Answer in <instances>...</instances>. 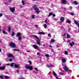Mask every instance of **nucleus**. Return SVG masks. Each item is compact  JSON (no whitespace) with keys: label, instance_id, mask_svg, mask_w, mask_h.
<instances>
[{"label":"nucleus","instance_id":"obj_1","mask_svg":"<svg viewBox=\"0 0 79 79\" xmlns=\"http://www.w3.org/2000/svg\"><path fill=\"white\" fill-rule=\"evenodd\" d=\"M10 46L14 48L16 47V44L14 43L11 42L10 43Z\"/></svg>","mask_w":79,"mask_h":79},{"label":"nucleus","instance_id":"obj_2","mask_svg":"<svg viewBox=\"0 0 79 79\" xmlns=\"http://www.w3.org/2000/svg\"><path fill=\"white\" fill-rule=\"evenodd\" d=\"M10 11H11V12H12V13H14V12L15 11V7H13L12 8H10Z\"/></svg>","mask_w":79,"mask_h":79},{"label":"nucleus","instance_id":"obj_3","mask_svg":"<svg viewBox=\"0 0 79 79\" xmlns=\"http://www.w3.org/2000/svg\"><path fill=\"white\" fill-rule=\"evenodd\" d=\"M26 68H27V69H29L30 71H31L32 70V67L29 66H26L25 67Z\"/></svg>","mask_w":79,"mask_h":79},{"label":"nucleus","instance_id":"obj_4","mask_svg":"<svg viewBox=\"0 0 79 79\" xmlns=\"http://www.w3.org/2000/svg\"><path fill=\"white\" fill-rule=\"evenodd\" d=\"M52 73H53V75L54 76H55V77H56V78L57 79H58V77H57V74H56V73H55V72H54V71H53Z\"/></svg>","mask_w":79,"mask_h":79},{"label":"nucleus","instance_id":"obj_5","mask_svg":"<svg viewBox=\"0 0 79 79\" xmlns=\"http://www.w3.org/2000/svg\"><path fill=\"white\" fill-rule=\"evenodd\" d=\"M64 70L65 71H66L67 72H68V71H69V69L66 65H65L64 66Z\"/></svg>","mask_w":79,"mask_h":79},{"label":"nucleus","instance_id":"obj_6","mask_svg":"<svg viewBox=\"0 0 79 79\" xmlns=\"http://www.w3.org/2000/svg\"><path fill=\"white\" fill-rule=\"evenodd\" d=\"M14 67H15V68H18L19 67V65H18L16 64H14Z\"/></svg>","mask_w":79,"mask_h":79},{"label":"nucleus","instance_id":"obj_7","mask_svg":"<svg viewBox=\"0 0 79 79\" xmlns=\"http://www.w3.org/2000/svg\"><path fill=\"white\" fill-rule=\"evenodd\" d=\"M5 67H6L5 66H4L3 67H0V69L1 70H4L5 69Z\"/></svg>","mask_w":79,"mask_h":79},{"label":"nucleus","instance_id":"obj_8","mask_svg":"<svg viewBox=\"0 0 79 79\" xmlns=\"http://www.w3.org/2000/svg\"><path fill=\"white\" fill-rule=\"evenodd\" d=\"M75 44V43H74V42H72V43L70 44V45L71 47H73L74 45Z\"/></svg>","mask_w":79,"mask_h":79},{"label":"nucleus","instance_id":"obj_9","mask_svg":"<svg viewBox=\"0 0 79 79\" xmlns=\"http://www.w3.org/2000/svg\"><path fill=\"white\" fill-rule=\"evenodd\" d=\"M36 42L37 43V44H38V45H40V40H39V39H38L37 41H36Z\"/></svg>","mask_w":79,"mask_h":79},{"label":"nucleus","instance_id":"obj_10","mask_svg":"<svg viewBox=\"0 0 79 79\" xmlns=\"http://www.w3.org/2000/svg\"><path fill=\"white\" fill-rule=\"evenodd\" d=\"M60 21L61 22H63L64 20V18L63 17H62L60 18Z\"/></svg>","mask_w":79,"mask_h":79},{"label":"nucleus","instance_id":"obj_11","mask_svg":"<svg viewBox=\"0 0 79 79\" xmlns=\"http://www.w3.org/2000/svg\"><path fill=\"white\" fill-rule=\"evenodd\" d=\"M8 57H12V58H13V56L12 55V54H9L8 56Z\"/></svg>","mask_w":79,"mask_h":79},{"label":"nucleus","instance_id":"obj_12","mask_svg":"<svg viewBox=\"0 0 79 79\" xmlns=\"http://www.w3.org/2000/svg\"><path fill=\"white\" fill-rule=\"evenodd\" d=\"M33 8H34L35 10H38V8L36 7V5L34 6H33Z\"/></svg>","mask_w":79,"mask_h":79},{"label":"nucleus","instance_id":"obj_13","mask_svg":"<svg viewBox=\"0 0 79 79\" xmlns=\"http://www.w3.org/2000/svg\"><path fill=\"white\" fill-rule=\"evenodd\" d=\"M34 48H35V49H38V47L35 45H33Z\"/></svg>","mask_w":79,"mask_h":79},{"label":"nucleus","instance_id":"obj_14","mask_svg":"<svg viewBox=\"0 0 79 79\" xmlns=\"http://www.w3.org/2000/svg\"><path fill=\"white\" fill-rule=\"evenodd\" d=\"M51 42H50V44H52V43H54L55 42V40L54 39H52L51 40Z\"/></svg>","mask_w":79,"mask_h":79},{"label":"nucleus","instance_id":"obj_15","mask_svg":"<svg viewBox=\"0 0 79 79\" xmlns=\"http://www.w3.org/2000/svg\"><path fill=\"white\" fill-rule=\"evenodd\" d=\"M35 10L36 11V13H37V14H39V13H40V11L39 9H38V10Z\"/></svg>","mask_w":79,"mask_h":79},{"label":"nucleus","instance_id":"obj_16","mask_svg":"<svg viewBox=\"0 0 79 79\" xmlns=\"http://www.w3.org/2000/svg\"><path fill=\"white\" fill-rule=\"evenodd\" d=\"M74 22L76 24H77V26H78V25H79V23H78L77 21H76V20H74Z\"/></svg>","mask_w":79,"mask_h":79},{"label":"nucleus","instance_id":"obj_17","mask_svg":"<svg viewBox=\"0 0 79 79\" xmlns=\"http://www.w3.org/2000/svg\"><path fill=\"white\" fill-rule=\"evenodd\" d=\"M53 66L52 65H47V68H52V67Z\"/></svg>","mask_w":79,"mask_h":79},{"label":"nucleus","instance_id":"obj_18","mask_svg":"<svg viewBox=\"0 0 79 79\" xmlns=\"http://www.w3.org/2000/svg\"><path fill=\"white\" fill-rule=\"evenodd\" d=\"M39 34H43V35H45V33L44 32H40L38 33Z\"/></svg>","mask_w":79,"mask_h":79},{"label":"nucleus","instance_id":"obj_19","mask_svg":"<svg viewBox=\"0 0 79 79\" xmlns=\"http://www.w3.org/2000/svg\"><path fill=\"white\" fill-rule=\"evenodd\" d=\"M25 1H24V0H22V3L23 4V5H25Z\"/></svg>","mask_w":79,"mask_h":79},{"label":"nucleus","instance_id":"obj_20","mask_svg":"<svg viewBox=\"0 0 79 79\" xmlns=\"http://www.w3.org/2000/svg\"><path fill=\"white\" fill-rule=\"evenodd\" d=\"M33 37H35V38H36V39H39V38L37 36L35 35H33Z\"/></svg>","mask_w":79,"mask_h":79},{"label":"nucleus","instance_id":"obj_21","mask_svg":"<svg viewBox=\"0 0 79 79\" xmlns=\"http://www.w3.org/2000/svg\"><path fill=\"white\" fill-rule=\"evenodd\" d=\"M17 36L19 37L21 35V33L19 32H18L17 34Z\"/></svg>","mask_w":79,"mask_h":79},{"label":"nucleus","instance_id":"obj_22","mask_svg":"<svg viewBox=\"0 0 79 79\" xmlns=\"http://www.w3.org/2000/svg\"><path fill=\"white\" fill-rule=\"evenodd\" d=\"M66 1V0H62V4H65Z\"/></svg>","mask_w":79,"mask_h":79},{"label":"nucleus","instance_id":"obj_23","mask_svg":"<svg viewBox=\"0 0 79 79\" xmlns=\"http://www.w3.org/2000/svg\"><path fill=\"white\" fill-rule=\"evenodd\" d=\"M62 61L63 63H65V62H66V60H65V59L64 58L63 59Z\"/></svg>","mask_w":79,"mask_h":79},{"label":"nucleus","instance_id":"obj_24","mask_svg":"<svg viewBox=\"0 0 79 79\" xmlns=\"http://www.w3.org/2000/svg\"><path fill=\"white\" fill-rule=\"evenodd\" d=\"M8 32H10L11 31V27L10 26H9L8 27Z\"/></svg>","mask_w":79,"mask_h":79},{"label":"nucleus","instance_id":"obj_25","mask_svg":"<svg viewBox=\"0 0 79 79\" xmlns=\"http://www.w3.org/2000/svg\"><path fill=\"white\" fill-rule=\"evenodd\" d=\"M15 63H11L10 64L11 67H13V66H14L15 65Z\"/></svg>","mask_w":79,"mask_h":79},{"label":"nucleus","instance_id":"obj_26","mask_svg":"<svg viewBox=\"0 0 79 79\" xmlns=\"http://www.w3.org/2000/svg\"><path fill=\"white\" fill-rule=\"evenodd\" d=\"M74 3L75 5H77L78 4V2L76 1H75L74 2Z\"/></svg>","mask_w":79,"mask_h":79},{"label":"nucleus","instance_id":"obj_27","mask_svg":"<svg viewBox=\"0 0 79 79\" xmlns=\"http://www.w3.org/2000/svg\"><path fill=\"white\" fill-rule=\"evenodd\" d=\"M52 15H53V13H49L48 16L49 17H50V16H52Z\"/></svg>","mask_w":79,"mask_h":79},{"label":"nucleus","instance_id":"obj_28","mask_svg":"<svg viewBox=\"0 0 79 79\" xmlns=\"http://www.w3.org/2000/svg\"><path fill=\"white\" fill-rule=\"evenodd\" d=\"M66 23H69V24H70L71 23V21L69 20H68L66 21Z\"/></svg>","mask_w":79,"mask_h":79},{"label":"nucleus","instance_id":"obj_29","mask_svg":"<svg viewBox=\"0 0 79 79\" xmlns=\"http://www.w3.org/2000/svg\"><path fill=\"white\" fill-rule=\"evenodd\" d=\"M67 37L68 38V39H69V38L70 37V35H69V34H67Z\"/></svg>","mask_w":79,"mask_h":79},{"label":"nucleus","instance_id":"obj_30","mask_svg":"<svg viewBox=\"0 0 79 79\" xmlns=\"http://www.w3.org/2000/svg\"><path fill=\"white\" fill-rule=\"evenodd\" d=\"M5 77L6 79H10V77L7 76H5Z\"/></svg>","mask_w":79,"mask_h":79},{"label":"nucleus","instance_id":"obj_31","mask_svg":"<svg viewBox=\"0 0 79 79\" xmlns=\"http://www.w3.org/2000/svg\"><path fill=\"white\" fill-rule=\"evenodd\" d=\"M9 61H10V62H11V61H13V59H12V58L9 59Z\"/></svg>","mask_w":79,"mask_h":79},{"label":"nucleus","instance_id":"obj_32","mask_svg":"<svg viewBox=\"0 0 79 79\" xmlns=\"http://www.w3.org/2000/svg\"><path fill=\"white\" fill-rule=\"evenodd\" d=\"M47 27V25L46 24H44V27L45 28V29H46V28Z\"/></svg>","mask_w":79,"mask_h":79},{"label":"nucleus","instance_id":"obj_33","mask_svg":"<svg viewBox=\"0 0 79 79\" xmlns=\"http://www.w3.org/2000/svg\"><path fill=\"white\" fill-rule=\"evenodd\" d=\"M19 40H21V36H19Z\"/></svg>","mask_w":79,"mask_h":79},{"label":"nucleus","instance_id":"obj_34","mask_svg":"<svg viewBox=\"0 0 79 79\" xmlns=\"http://www.w3.org/2000/svg\"><path fill=\"white\" fill-rule=\"evenodd\" d=\"M3 34H7V32H6L5 31H3Z\"/></svg>","mask_w":79,"mask_h":79},{"label":"nucleus","instance_id":"obj_35","mask_svg":"<svg viewBox=\"0 0 79 79\" xmlns=\"http://www.w3.org/2000/svg\"><path fill=\"white\" fill-rule=\"evenodd\" d=\"M70 15H71L72 16H74V15H75L74 14V13H70Z\"/></svg>","mask_w":79,"mask_h":79},{"label":"nucleus","instance_id":"obj_36","mask_svg":"<svg viewBox=\"0 0 79 79\" xmlns=\"http://www.w3.org/2000/svg\"><path fill=\"white\" fill-rule=\"evenodd\" d=\"M64 53L66 55H68V52H67V51H65L64 52Z\"/></svg>","mask_w":79,"mask_h":79},{"label":"nucleus","instance_id":"obj_37","mask_svg":"<svg viewBox=\"0 0 79 79\" xmlns=\"http://www.w3.org/2000/svg\"><path fill=\"white\" fill-rule=\"evenodd\" d=\"M45 56H46V57H49V55L48 54H45Z\"/></svg>","mask_w":79,"mask_h":79},{"label":"nucleus","instance_id":"obj_38","mask_svg":"<svg viewBox=\"0 0 79 79\" xmlns=\"http://www.w3.org/2000/svg\"><path fill=\"white\" fill-rule=\"evenodd\" d=\"M13 50H14L15 51H19V50H18V49H13Z\"/></svg>","mask_w":79,"mask_h":79},{"label":"nucleus","instance_id":"obj_39","mask_svg":"<svg viewBox=\"0 0 79 79\" xmlns=\"http://www.w3.org/2000/svg\"><path fill=\"white\" fill-rule=\"evenodd\" d=\"M60 74V75H61V74H64V73H61V72H60L59 73Z\"/></svg>","mask_w":79,"mask_h":79},{"label":"nucleus","instance_id":"obj_40","mask_svg":"<svg viewBox=\"0 0 79 79\" xmlns=\"http://www.w3.org/2000/svg\"><path fill=\"white\" fill-rule=\"evenodd\" d=\"M48 36H49V37H52V36H51V35H50V34H48Z\"/></svg>","mask_w":79,"mask_h":79},{"label":"nucleus","instance_id":"obj_41","mask_svg":"<svg viewBox=\"0 0 79 79\" xmlns=\"http://www.w3.org/2000/svg\"><path fill=\"white\" fill-rule=\"evenodd\" d=\"M12 35L13 36H14V35H15V33H14V32H13L12 33Z\"/></svg>","mask_w":79,"mask_h":79},{"label":"nucleus","instance_id":"obj_42","mask_svg":"<svg viewBox=\"0 0 79 79\" xmlns=\"http://www.w3.org/2000/svg\"><path fill=\"white\" fill-rule=\"evenodd\" d=\"M0 77L1 79H3V77H2V76H0Z\"/></svg>","mask_w":79,"mask_h":79},{"label":"nucleus","instance_id":"obj_43","mask_svg":"<svg viewBox=\"0 0 79 79\" xmlns=\"http://www.w3.org/2000/svg\"><path fill=\"white\" fill-rule=\"evenodd\" d=\"M28 62L30 64H31L32 62L31 61H29Z\"/></svg>","mask_w":79,"mask_h":79},{"label":"nucleus","instance_id":"obj_44","mask_svg":"<svg viewBox=\"0 0 79 79\" xmlns=\"http://www.w3.org/2000/svg\"><path fill=\"white\" fill-rule=\"evenodd\" d=\"M37 55H40V53L39 52H38L37 53Z\"/></svg>","mask_w":79,"mask_h":79},{"label":"nucleus","instance_id":"obj_45","mask_svg":"<svg viewBox=\"0 0 79 79\" xmlns=\"http://www.w3.org/2000/svg\"><path fill=\"white\" fill-rule=\"evenodd\" d=\"M35 70H36V71H38V70L37 69V68H35Z\"/></svg>","mask_w":79,"mask_h":79},{"label":"nucleus","instance_id":"obj_46","mask_svg":"<svg viewBox=\"0 0 79 79\" xmlns=\"http://www.w3.org/2000/svg\"><path fill=\"white\" fill-rule=\"evenodd\" d=\"M31 16L32 18H34V15H32Z\"/></svg>","mask_w":79,"mask_h":79},{"label":"nucleus","instance_id":"obj_47","mask_svg":"<svg viewBox=\"0 0 79 79\" xmlns=\"http://www.w3.org/2000/svg\"><path fill=\"white\" fill-rule=\"evenodd\" d=\"M71 42V41L69 40H68V42Z\"/></svg>","mask_w":79,"mask_h":79},{"label":"nucleus","instance_id":"obj_48","mask_svg":"<svg viewBox=\"0 0 79 79\" xmlns=\"http://www.w3.org/2000/svg\"><path fill=\"white\" fill-rule=\"evenodd\" d=\"M53 16H54V17H55V14H53Z\"/></svg>","mask_w":79,"mask_h":79},{"label":"nucleus","instance_id":"obj_49","mask_svg":"<svg viewBox=\"0 0 79 79\" xmlns=\"http://www.w3.org/2000/svg\"><path fill=\"white\" fill-rule=\"evenodd\" d=\"M47 20H45V23H47Z\"/></svg>","mask_w":79,"mask_h":79},{"label":"nucleus","instance_id":"obj_50","mask_svg":"<svg viewBox=\"0 0 79 79\" xmlns=\"http://www.w3.org/2000/svg\"><path fill=\"white\" fill-rule=\"evenodd\" d=\"M2 16V14H0V17Z\"/></svg>","mask_w":79,"mask_h":79},{"label":"nucleus","instance_id":"obj_51","mask_svg":"<svg viewBox=\"0 0 79 79\" xmlns=\"http://www.w3.org/2000/svg\"><path fill=\"white\" fill-rule=\"evenodd\" d=\"M6 65H8L9 66H10V64H6Z\"/></svg>","mask_w":79,"mask_h":79},{"label":"nucleus","instance_id":"obj_52","mask_svg":"<svg viewBox=\"0 0 79 79\" xmlns=\"http://www.w3.org/2000/svg\"><path fill=\"white\" fill-rule=\"evenodd\" d=\"M17 73H18L19 72V70H17Z\"/></svg>","mask_w":79,"mask_h":79},{"label":"nucleus","instance_id":"obj_53","mask_svg":"<svg viewBox=\"0 0 79 79\" xmlns=\"http://www.w3.org/2000/svg\"><path fill=\"white\" fill-rule=\"evenodd\" d=\"M35 27H38V25H36L35 26Z\"/></svg>","mask_w":79,"mask_h":79},{"label":"nucleus","instance_id":"obj_54","mask_svg":"<svg viewBox=\"0 0 79 79\" xmlns=\"http://www.w3.org/2000/svg\"><path fill=\"white\" fill-rule=\"evenodd\" d=\"M66 35V34H64V36H65V35Z\"/></svg>","mask_w":79,"mask_h":79},{"label":"nucleus","instance_id":"obj_55","mask_svg":"<svg viewBox=\"0 0 79 79\" xmlns=\"http://www.w3.org/2000/svg\"><path fill=\"white\" fill-rule=\"evenodd\" d=\"M27 52H30V51H27Z\"/></svg>","mask_w":79,"mask_h":79},{"label":"nucleus","instance_id":"obj_56","mask_svg":"<svg viewBox=\"0 0 79 79\" xmlns=\"http://www.w3.org/2000/svg\"><path fill=\"white\" fill-rule=\"evenodd\" d=\"M63 9H66V8L64 7H63Z\"/></svg>","mask_w":79,"mask_h":79},{"label":"nucleus","instance_id":"obj_57","mask_svg":"<svg viewBox=\"0 0 79 79\" xmlns=\"http://www.w3.org/2000/svg\"><path fill=\"white\" fill-rule=\"evenodd\" d=\"M43 46H44V47H45V44H44L43 45Z\"/></svg>","mask_w":79,"mask_h":79},{"label":"nucleus","instance_id":"obj_58","mask_svg":"<svg viewBox=\"0 0 79 79\" xmlns=\"http://www.w3.org/2000/svg\"><path fill=\"white\" fill-rule=\"evenodd\" d=\"M19 79H24V78H19Z\"/></svg>","mask_w":79,"mask_h":79},{"label":"nucleus","instance_id":"obj_59","mask_svg":"<svg viewBox=\"0 0 79 79\" xmlns=\"http://www.w3.org/2000/svg\"><path fill=\"white\" fill-rule=\"evenodd\" d=\"M69 31H70L71 30V28H69Z\"/></svg>","mask_w":79,"mask_h":79},{"label":"nucleus","instance_id":"obj_60","mask_svg":"<svg viewBox=\"0 0 79 79\" xmlns=\"http://www.w3.org/2000/svg\"><path fill=\"white\" fill-rule=\"evenodd\" d=\"M57 47H58H58H59V46H58V45H57Z\"/></svg>","mask_w":79,"mask_h":79},{"label":"nucleus","instance_id":"obj_61","mask_svg":"<svg viewBox=\"0 0 79 79\" xmlns=\"http://www.w3.org/2000/svg\"><path fill=\"white\" fill-rule=\"evenodd\" d=\"M2 51V49H0V52Z\"/></svg>","mask_w":79,"mask_h":79},{"label":"nucleus","instance_id":"obj_62","mask_svg":"<svg viewBox=\"0 0 79 79\" xmlns=\"http://www.w3.org/2000/svg\"><path fill=\"white\" fill-rule=\"evenodd\" d=\"M50 47H52V46H51V45H50Z\"/></svg>","mask_w":79,"mask_h":79},{"label":"nucleus","instance_id":"obj_63","mask_svg":"<svg viewBox=\"0 0 79 79\" xmlns=\"http://www.w3.org/2000/svg\"><path fill=\"white\" fill-rule=\"evenodd\" d=\"M32 1H35V0H32Z\"/></svg>","mask_w":79,"mask_h":79},{"label":"nucleus","instance_id":"obj_64","mask_svg":"<svg viewBox=\"0 0 79 79\" xmlns=\"http://www.w3.org/2000/svg\"><path fill=\"white\" fill-rule=\"evenodd\" d=\"M51 78H52V77L51 76Z\"/></svg>","mask_w":79,"mask_h":79}]
</instances>
